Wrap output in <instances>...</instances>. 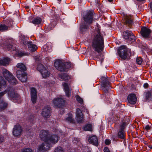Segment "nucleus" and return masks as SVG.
I'll use <instances>...</instances> for the list:
<instances>
[{
	"label": "nucleus",
	"mask_w": 152,
	"mask_h": 152,
	"mask_svg": "<svg viewBox=\"0 0 152 152\" xmlns=\"http://www.w3.org/2000/svg\"><path fill=\"white\" fill-rule=\"evenodd\" d=\"M48 140V143H49V142H51L55 144L58 141V137L56 134L52 135L50 137H49Z\"/></svg>",
	"instance_id": "20"
},
{
	"label": "nucleus",
	"mask_w": 152,
	"mask_h": 152,
	"mask_svg": "<svg viewBox=\"0 0 152 152\" xmlns=\"http://www.w3.org/2000/svg\"><path fill=\"white\" fill-rule=\"evenodd\" d=\"M46 68L42 64L39 63L37 65V69L40 72H41L42 71L45 70Z\"/></svg>",
	"instance_id": "33"
},
{
	"label": "nucleus",
	"mask_w": 152,
	"mask_h": 152,
	"mask_svg": "<svg viewBox=\"0 0 152 152\" xmlns=\"http://www.w3.org/2000/svg\"><path fill=\"white\" fill-rule=\"evenodd\" d=\"M7 86L6 81L4 79L0 80V91L1 90L2 88H5Z\"/></svg>",
	"instance_id": "34"
},
{
	"label": "nucleus",
	"mask_w": 152,
	"mask_h": 152,
	"mask_svg": "<svg viewBox=\"0 0 152 152\" xmlns=\"http://www.w3.org/2000/svg\"><path fill=\"white\" fill-rule=\"evenodd\" d=\"M42 21V19L38 17L36 18H34L32 21V23L34 24H39Z\"/></svg>",
	"instance_id": "30"
},
{
	"label": "nucleus",
	"mask_w": 152,
	"mask_h": 152,
	"mask_svg": "<svg viewBox=\"0 0 152 152\" xmlns=\"http://www.w3.org/2000/svg\"><path fill=\"white\" fill-rule=\"evenodd\" d=\"M53 102L54 105L56 107L59 108H62L64 107L65 104V100L61 98H54Z\"/></svg>",
	"instance_id": "9"
},
{
	"label": "nucleus",
	"mask_w": 152,
	"mask_h": 152,
	"mask_svg": "<svg viewBox=\"0 0 152 152\" xmlns=\"http://www.w3.org/2000/svg\"><path fill=\"white\" fill-rule=\"evenodd\" d=\"M103 61V59H101V63H102V62Z\"/></svg>",
	"instance_id": "62"
},
{
	"label": "nucleus",
	"mask_w": 152,
	"mask_h": 152,
	"mask_svg": "<svg viewBox=\"0 0 152 152\" xmlns=\"http://www.w3.org/2000/svg\"><path fill=\"white\" fill-rule=\"evenodd\" d=\"M5 42L4 43L7 49L11 51H15L16 48L14 46L13 43L14 42V40L8 38L5 39Z\"/></svg>",
	"instance_id": "8"
},
{
	"label": "nucleus",
	"mask_w": 152,
	"mask_h": 152,
	"mask_svg": "<svg viewBox=\"0 0 152 152\" xmlns=\"http://www.w3.org/2000/svg\"><path fill=\"white\" fill-rule=\"evenodd\" d=\"M118 56L122 59L125 60L128 56L127 47L125 45L121 46L117 50Z\"/></svg>",
	"instance_id": "4"
},
{
	"label": "nucleus",
	"mask_w": 152,
	"mask_h": 152,
	"mask_svg": "<svg viewBox=\"0 0 152 152\" xmlns=\"http://www.w3.org/2000/svg\"><path fill=\"white\" fill-rule=\"evenodd\" d=\"M8 103L4 101L0 102V110L2 111L6 109L8 106Z\"/></svg>",
	"instance_id": "26"
},
{
	"label": "nucleus",
	"mask_w": 152,
	"mask_h": 152,
	"mask_svg": "<svg viewBox=\"0 0 152 152\" xmlns=\"http://www.w3.org/2000/svg\"><path fill=\"white\" fill-rule=\"evenodd\" d=\"M140 79L137 77L134 78V82L135 84V86H139L140 84V81L139 80Z\"/></svg>",
	"instance_id": "42"
},
{
	"label": "nucleus",
	"mask_w": 152,
	"mask_h": 152,
	"mask_svg": "<svg viewBox=\"0 0 152 152\" xmlns=\"http://www.w3.org/2000/svg\"><path fill=\"white\" fill-rule=\"evenodd\" d=\"M66 120L72 123L74 122V119L72 118V114L71 113H69L68 114V117L66 118Z\"/></svg>",
	"instance_id": "31"
},
{
	"label": "nucleus",
	"mask_w": 152,
	"mask_h": 152,
	"mask_svg": "<svg viewBox=\"0 0 152 152\" xmlns=\"http://www.w3.org/2000/svg\"><path fill=\"white\" fill-rule=\"evenodd\" d=\"M123 36L124 38L128 42H131L132 43L133 42V34L132 31H126L123 33Z\"/></svg>",
	"instance_id": "13"
},
{
	"label": "nucleus",
	"mask_w": 152,
	"mask_h": 152,
	"mask_svg": "<svg viewBox=\"0 0 152 152\" xmlns=\"http://www.w3.org/2000/svg\"><path fill=\"white\" fill-rule=\"evenodd\" d=\"M2 73L4 77L7 80H9L10 77H12V75L7 69H2Z\"/></svg>",
	"instance_id": "21"
},
{
	"label": "nucleus",
	"mask_w": 152,
	"mask_h": 152,
	"mask_svg": "<svg viewBox=\"0 0 152 152\" xmlns=\"http://www.w3.org/2000/svg\"><path fill=\"white\" fill-rule=\"evenodd\" d=\"M94 13L93 11H88L83 15V18L87 24L90 25L92 23L93 20V15Z\"/></svg>",
	"instance_id": "5"
},
{
	"label": "nucleus",
	"mask_w": 152,
	"mask_h": 152,
	"mask_svg": "<svg viewBox=\"0 0 152 152\" xmlns=\"http://www.w3.org/2000/svg\"><path fill=\"white\" fill-rule=\"evenodd\" d=\"M108 1L110 2H112L113 0H108Z\"/></svg>",
	"instance_id": "61"
},
{
	"label": "nucleus",
	"mask_w": 152,
	"mask_h": 152,
	"mask_svg": "<svg viewBox=\"0 0 152 152\" xmlns=\"http://www.w3.org/2000/svg\"><path fill=\"white\" fill-rule=\"evenodd\" d=\"M142 62V59L140 57L137 58L136 59V63L139 65H140Z\"/></svg>",
	"instance_id": "45"
},
{
	"label": "nucleus",
	"mask_w": 152,
	"mask_h": 152,
	"mask_svg": "<svg viewBox=\"0 0 152 152\" xmlns=\"http://www.w3.org/2000/svg\"><path fill=\"white\" fill-rule=\"evenodd\" d=\"M87 152H91L90 151H88Z\"/></svg>",
	"instance_id": "64"
},
{
	"label": "nucleus",
	"mask_w": 152,
	"mask_h": 152,
	"mask_svg": "<svg viewBox=\"0 0 152 152\" xmlns=\"http://www.w3.org/2000/svg\"><path fill=\"white\" fill-rule=\"evenodd\" d=\"M92 48L94 50L97 52L94 53V56L97 58H99L101 57L102 52L104 48V40L102 34H101L100 30L98 29L94 36V37L92 41Z\"/></svg>",
	"instance_id": "1"
},
{
	"label": "nucleus",
	"mask_w": 152,
	"mask_h": 152,
	"mask_svg": "<svg viewBox=\"0 0 152 152\" xmlns=\"http://www.w3.org/2000/svg\"><path fill=\"white\" fill-rule=\"evenodd\" d=\"M56 24L55 21H52L48 26H45V30H50L54 27Z\"/></svg>",
	"instance_id": "27"
},
{
	"label": "nucleus",
	"mask_w": 152,
	"mask_h": 152,
	"mask_svg": "<svg viewBox=\"0 0 152 152\" xmlns=\"http://www.w3.org/2000/svg\"><path fill=\"white\" fill-rule=\"evenodd\" d=\"M110 143V141L109 140L106 139L105 141V143L107 145H109Z\"/></svg>",
	"instance_id": "49"
},
{
	"label": "nucleus",
	"mask_w": 152,
	"mask_h": 152,
	"mask_svg": "<svg viewBox=\"0 0 152 152\" xmlns=\"http://www.w3.org/2000/svg\"><path fill=\"white\" fill-rule=\"evenodd\" d=\"M40 73L42 76L44 78H46L50 76V72L48 71L46 69H45Z\"/></svg>",
	"instance_id": "28"
},
{
	"label": "nucleus",
	"mask_w": 152,
	"mask_h": 152,
	"mask_svg": "<svg viewBox=\"0 0 152 152\" xmlns=\"http://www.w3.org/2000/svg\"><path fill=\"white\" fill-rule=\"evenodd\" d=\"M4 136L2 135H0V143L4 141Z\"/></svg>",
	"instance_id": "50"
},
{
	"label": "nucleus",
	"mask_w": 152,
	"mask_h": 152,
	"mask_svg": "<svg viewBox=\"0 0 152 152\" xmlns=\"http://www.w3.org/2000/svg\"><path fill=\"white\" fill-rule=\"evenodd\" d=\"M76 98L77 102L80 104H83V99L81 98L79 95L76 96Z\"/></svg>",
	"instance_id": "39"
},
{
	"label": "nucleus",
	"mask_w": 152,
	"mask_h": 152,
	"mask_svg": "<svg viewBox=\"0 0 152 152\" xmlns=\"http://www.w3.org/2000/svg\"><path fill=\"white\" fill-rule=\"evenodd\" d=\"M151 31L147 27H142L141 30V34L142 37L146 38H148L150 36Z\"/></svg>",
	"instance_id": "14"
},
{
	"label": "nucleus",
	"mask_w": 152,
	"mask_h": 152,
	"mask_svg": "<svg viewBox=\"0 0 152 152\" xmlns=\"http://www.w3.org/2000/svg\"><path fill=\"white\" fill-rule=\"evenodd\" d=\"M59 18V17L57 16L56 15H53L52 16V21H55L56 23L57 21Z\"/></svg>",
	"instance_id": "41"
},
{
	"label": "nucleus",
	"mask_w": 152,
	"mask_h": 152,
	"mask_svg": "<svg viewBox=\"0 0 152 152\" xmlns=\"http://www.w3.org/2000/svg\"><path fill=\"white\" fill-rule=\"evenodd\" d=\"M23 131L21 126L19 124H17L14 126L13 129L12 133L13 135L17 137L20 135Z\"/></svg>",
	"instance_id": "11"
},
{
	"label": "nucleus",
	"mask_w": 152,
	"mask_h": 152,
	"mask_svg": "<svg viewBox=\"0 0 152 152\" xmlns=\"http://www.w3.org/2000/svg\"><path fill=\"white\" fill-rule=\"evenodd\" d=\"M88 26L85 24L81 25L80 27L81 31L83 32V31L86 29L88 28Z\"/></svg>",
	"instance_id": "44"
},
{
	"label": "nucleus",
	"mask_w": 152,
	"mask_h": 152,
	"mask_svg": "<svg viewBox=\"0 0 152 152\" xmlns=\"http://www.w3.org/2000/svg\"><path fill=\"white\" fill-rule=\"evenodd\" d=\"M105 94H102V96H105Z\"/></svg>",
	"instance_id": "63"
},
{
	"label": "nucleus",
	"mask_w": 152,
	"mask_h": 152,
	"mask_svg": "<svg viewBox=\"0 0 152 152\" xmlns=\"http://www.w3.org/2000/svg\"><path fill=\"white\" fill-rule=\"evenodd\" d=\"M137 97L135 94H134V104H135L137 102Z\"/></svg>",
	"instance_id": "53"
},
{
	"label": "nucleus",
	"mask_w": 152,
	"mask_h": 152,
	"mask_svg": "<svg viewBox=\"0 0 152 152\" xmlns=\"http://www.w3.org/2000/svg\"><path fill=\"white\" fill-rule=\"evenodd\" d=\"M22 152H33L32 149L30 148H26L23 149Z\"/></svg>",
	"instance_id": "47"
},
{
	"label": "nucleus",
	"mask_w": 152,
	"mask_h": 152,
	"mask_svg": "<svg viewBox=\"0 0 152 152\" xmlns=\"http://www.w3.org/2000/svg\"><path fill=\"white\" fill-rule=\"evenodd\" d=\"M51 113V109L49 106H45L42 109L41 113L44 117L48 118L50 117Z\"/></svg>",
	"instance_id": "10"
},
{
	"label": "nucleus",
	"mask_w": 152,
	"mask_h": 152,
	"mask_svg": "<svg viewBox=\"0 0 152 152\" xmlns=\"http://www.w3.org/2000/svg\"><path fill=\"white\" fill-rule=\"evenodd\" d=\"M10 61V59L7 58L0 60V65L3 66H6L9 64V61Z\"/></svg>",
	"instance_id": "25"
},
{
	"label": "nucleus",
	"mask_w": 152,
	"mask_h": 152,
	"mask_svg": "<svg viewBox=\"0 0 152 152\" xmlns=\"http://www.w3.org/2000/svg\"><path fill=\"white\" fill-rule=\"evenodd\" d=\"M127 100L129 103L133 104V94H130L128 95Z\"/></svg>",
	"instance_id": "35"
},
{
	"label": "nucleus",
	"mask_w": 152,
	"mask_h": 152,
	"mask_svg": "<svg viewBox=\"0 0 152 152\" xmlns=\"http://www.w3.org/2000/svg\"><path fill=\"white\" fill-rule=\"evenodd\" d=\"M102 81L101 85L103 88V92L104 93H108L109 91V88L110 87V83L107 78L102 77L101 78Z\"/></svg>",
	"instance_id": "7"
},
{
	"label": "nucleus",
	"mask_w": 152,
	"mask_h": 152,
	"mask_svg": "<svg viewBox=\"0 0 152 152\" xmlns=\"http://www.w3.org/2000/svg\"><path fill=\"white\" fill-rule=\"evenodd\" d=\"M139 23L137 24L136 25H134L135 27H138L139 26Z\"/></svg>",
	"instance_id": "59"
},
{
	"label": "nucleus",
	"mask_w": 152,
	"mask_h": 152,
	"mask_svg": "<svg viewBox=\"0 0 152 152\" xmlns=\"http://www.w3.org/2000/svg\"><path fill=\"white\" fill-rule=\"evenodd\" d=\"M142 49H144L145 50H148V49H149L147 45L146 44H144L142 46Z\"/></svg>",
	"instance_id": "48"
},
{
	"label": "nucleus",
	"mask_w": 152,
	"mask_h": 152,
	"mask_svg": "<svg viewBox=\"0 0 152 152\" xmlns=\"http://www.w3.org/2000/svg\"><path fill=\"white\" fill-rule=\"evenodd\" d=\"M21 40L24 45H26L27 44L25 38V37L24 36H22L21 37Z\"/></svg>",
	"instance_id": "46"
},
{
	"label": "nucleus",
	"mask_w": 152,
	"mask_h": 152,
	"mask_svg": "<svg viewBox=\"0 0 152 152\" xmlns=\"http://www.w3.org/2000/svg\"><path fill=\"white\" fill-rule=\"evenodd\" d=\"M29 50L32 52L36 51L37 49V46L33 43L32 42H29L27 43Z\"/></svg>",
	"instance_id": "22"
},
{
	"label": "nucleus",
	"mask_w": 152,
	"mask_h": 152,
	"mask_svg": "<svg viewBox=\"0 0 152 152\" xmlns=\"http://www.w3.org/2000/svg\"><path fill=\"white\" fill-rule=\"evenodd\" d=\"M150 7H151V10L152 11V3L151 4Z\"/></svg>",
	"instance_id": "60"
},
{
	"label": "nucleus",
	"mask_w": 152,
	"mask_h": 152,
	"mask_svg": "<svg viewBox=\"0 0 152 152\" xmlns=\"http://www.w3.org/2000/svg\"><path fill=\"white\" fill-rule=\"evenodd\" d=\"M76 115L78 122L79 123H81L82 121L83 115L82 111L79 108H77L76 109Z\"/></svg>",
	"instance_id": "19"
},
{
	"label": "nucleus",
	"mask_w": 152,
	"mask_h": 152,
	"mask_svg": "<svg viewBox=\"0 0 152 152\" xmlns=\"http://www.w3.org/2000/svg\"><path fill=\"white\" fill-rule=\"evenodd\" d=\"M148 147L150 148L151 149H152V145H149L148 146Z\"/></svg>",
	"instance_id": "58"
},
{
	"label": "nucleus",
	"mask_w": 152,
	"mask_h": 152,
	"mask_svg": "<svg viewBox=\"0 0 152 152\" xmlns=\"http://www.w3.org/2000/svg\"><path fill=\"white\" fill-rule=\"evenodd\" d=\"M88 141L91 144L96 146L99 145L98 139L96 135L90 136L88 138Z\"/></svg>",
	"instance_id": "16"
},
{
	"label": "nucleus",
	"mask_w": 152,
	"mask_h": 152,
	"mask_svg": "<svg viewBox=\"0 0 152 152\" xmlns=\"http://www.w3.org/2000/svg\"><path fill=\"white\" fill-rule=\"evenodd\" d=\"M124 21L125 24L131 28L132 26V19L131 16H126L124 17Z\"/></svg>",
	"instance_id": "18"
},
{
	"label": "nucleus",
	"mask_w": 152,
	"mask_h": 152,
	"mask_svg": "<svg viewBox=\"0 0 152 152\" xmlns=\"http://www.w3.org/2000/svg\"><path fill=\"white\" fill-rule=\"evenodd\" d=\"M133 84H130V83L128 84H127V87H129V88H130L131 90H132L133 89V87L132 86Z\"/></svg>",
	"instance_id": "52"
},
{
	"label": "nucleus",
	"mask_w": 152,
	"mask_h": 152,
	"mask_svg": "<svg viewBox=\"0 0 152 152\" xmlns=\"http://www.w3.org/2000/svg\"><path fill=\"white\" fill-rule=\"evenodd\" d=\"M59 77L61 79L63 80L64 81L68 80L70 79L69 76L66 73L61 74L60 75Z\"/></svg>",
	"instance_id": "29"
},
{
	"label": "nucleus",
	"mask_w": 152,
	"mask_h": 152,
	"mask_svg": "<svg viewBox=\"0 0 152 152\" xmlns=\"http://www.w3.org/2000/svg\"><path fill=\"white\" fill-rule=\"evenodd\" d=\"M54 152H64L63 148L61 147H57L55 149Z\"/></svg>",
	"instance_id": "43"
},
{
	"label": "nucleus",
	"mask_w": 152,
	"mask_h": 152,
	"mask_svg": "<svg viewBox=\"0 0 152 152\" xmlns=\"http://www.w3.org/2000/svg\"><path fill=\"white\" fill-rule=\"evenodd\" d=\"M6 90L7 91L9 96L13 100H19L20 102L21 101L20 96L15 92V89L13 87H9Z\"/></svg>",
	"instance_id": "6"
},
{
	"label": "nucleus",
	"mask_w": 152,
	"mask_h": 152,
	"mask_svg": "<svg viewBox=\"0 0 152 152\" xmlns=\"http://www.w3.org/2000/svg\"><path fill=\"white\" fill-rule=\"evenodd\" d=\"M12 78L10 77L9 79V80H8L10 82V83L13 85H15L17 83V81L15 78L12 75Z\"/></svg>",
	"instance_id": "32"
},
{
	"label": "nucleus",
	"mask_w": 152,
	"mask_h": 152,
	"mask_svg": "<svg viewBox=\"0 0 152 152\" xmlns=\"http://www.w3.org/2000/svg\"><path fill=\"white\" fill-rule=\"evenodd\" d=\"M145 98L146 99H151L152 97V95L151 92L148 91L145 94Z\"/></svg>",
	"instance_id": "38"
},
{
	"label": "nucleus",
	"mask_w": 152,
	"mask_h": 152,
	"mask_svg": "<svg viewBox=\"0 0 152 152\" xmlns=\"http://www.w3.org/2000/svg\"><path fill=\"white\" fill-rule=\"evenodd\" d=\"M12 24V22H10L8 26H7L4 24H1L0 25V31H7L9 28L11 27V25Z\"/></svg>",
	"instance_id": "24"
},
{
	"label": "nucleus",
	"mask_w": 152,
	"mask_h": 152,
	"mask_svg": "<svg viewBox=\"0 0 152 152\" xmlns=\"http://www.w3.org/2000/svg\"><path fill=\"white\" fill-rule=\"evenodd\" d=\"M49 136L50 134L48 131L42 130L41 131L39 134L40 137L45 142L48 143Z\"/></svg>",
	"instance_id": "12"
},
{
	"label": "nucleus",
	"mask_w": 152,
	"mask_h": 152,
	"mask_svg": "<svg viewBox=\"0 0 152 152\" xmlns=\"http://www.w3.org/2000/svg\"><path fill=\"white\" fill-rule=\"evenodd\" d=\"M55 67L56 69L61 72H66L71 66L69 62H63L59 59L56 60L54 63Z\"/></svg>",
	"instance_id": "3"
},
{
	"label": "nucleus",
	"mask_w": 152,
	"mask_h": 152,
	"mask_svg": "<svg viewBox=\"0 0 152 152\" xmlns=\"http://www.w3.org/2000/svg\"><path fill=\"white\" fill-rule=\"evenodd\" d=\"M12 22V24L11 25V27H12V24H13V22L11 20H7L6 21V25L7 26H8V25L10 24V22Z\"/></svg>",
	"instance_id": "51"
},
{
	"label": "nucleus",
	"mask_w": 152,
	"mask_h": 152,
	"mask_svg": "<svg viewBox=\"0 0 152 152\" xmlns=\"http://www.w3.org/2000/svg\"><path fill=\"white\" fill-rule=\"evenodd\" d=\"M125 134L124 130H121L118 133V137L122 139H124L125 136Z\"/></svg>",
	"instance_id": "36"
},
{
	"label": "nucleus",
	"mask_w": 152,
	"mask_h": 152,
	"mask_svg": "<svg viewBox=\"0 0 152 152\" xmlns=\"http://www.w3.org/2000/svg\"><path fill=\"white\" fill-rule=\"evenodd\" d=\"M104 152H110L107 147H105L103 150Z\"/></svg>",
	"instance_id": "54"
},
{
	"label": "nucleus",
	"mask_w": 152,
	"mask_h": 152,
	"mask_svg": "<svg viewBox=\"0 0 152 152\" xmlns=\"http://www.w3.org/2000/svg\"><path fill=\"white\" fill-rule=\"evenodd\" d=\"M37 91L36 89L32 88H31V101L33 104H35L37 101Z\"/></svg>",
	"instance_id": "17"
},
{
	"label": "nucleus",
	"mask_w": 152,
	"mask_h": 152,
	"mask_svg": "<svg viewBox=\"0 0 152 152\" xmlns=\"http://www.w3.org/2000/svg\"><path fill=\"white\" fill-rule=\"evenodd\" d=\"M20 55L21 56H23L24 55V53H20Z\"/></svg>",
	"instance_id": "57"
},
{
	"label": "nucleus",
	"mask_w": 152,
	"mask_h": 152,
	"mask_svg": "<svg viewBox=\"0 0 152 152\" xmlns=\"http://www.w3.org/2000/svg\"><path fill=\"white\" fill-rule=\"evenodd\" d=\"M83 129L85 131H92V126L90 124H88L84 126Z\"/></svg>",
	"instance_id": "37"
},
{
	"label": "nucleus",
	"mask_w": 152,
	"mask_h": 152,
	"mask_svg": "<svg viewBox=\"0 0 152 152\" xmlns=\"http://www.w3.org/2000/svg\"><path fill=\"white\" fill-rule=\"evenodd\" d=\"M145 129L146 130H148L150 129V127L149 126L147 125L145 127Z\"/></svg>",
	"instance_id": "55"
},
{
	"label": "nucleus",
	"mask_w": 152,
	"mask_h": 152,
	"mask_svg": "<svg viewBox=\"0 0 152 152\" xmlns=\"http://www.w3.org/2000/svg\"><path fill=\"white\" fill-rule=\"evenodd\" d=\"M63 86L65 92L66 96L69 97L71 94L70 89L67 83H64L63 84Z\"/></svg>",
	"instance_id": "23"
},
{
	"label": "nucleus",
	"mask_w": 152,
	"mask_h": 152,
	"mask_svg": "<svg viewBox=\"0 0 152 152\" xmlns=\"http://www.w3.org/2000/svg\"><path fill=\"white\" fill-rule=\"evenodd\" d=\"M148 83H145L144 84L143 87L144 88H146L147 87H148Z\"/></svg>",
	"instance_id": "56"
},
{
	"label": "nucleus",
	"mask_w": 152,
	"mask_h": 152,
	"mask_svg": "<svg viewBox=\"0 0 152 152\" xmlns=\"http://www.w3.org/2000/svg\"><path fill=\"white\" fill-rule=\"evenodd\" d=\"M128 121L127 122H123L122 124L120 126L121 130H124V129H125V127L128 123Z\"/></svg>",
	"instance_id": "40"
},
{
	"label": "nucleus",
	"mask_w": 152,
	"mask_h": 152,
	"mask_svg": "<svg viewBox=\"0 0 152 152\" xmlns=\"http://www.w3.org/2000/svg\"><path fill=\"white\" fill-rule=\"evenodd\" d=\"M16 67L19 69L16 72L17 78L22 82H25L27 80V76L25 72L27 70L26 65L22 63H18Z\"/></svg>",
	"instance_id": "2"
},
{
	"label": "nucleus",
	"mask_w": 152,
	"mask_h": 152,
	"mask_svg": "<svg viewBox=\"0 0 152 152\" xmlns=\"http://www.w3.org/2000/svg\"><path fill=\"white\" fill-rule=\"evenodd\" d=\"M50 146L49 143L45 142L39 146L38 148V152H45L49 149Z\"/></svg>",
	"instance_id": "15"
}]
</instances>
